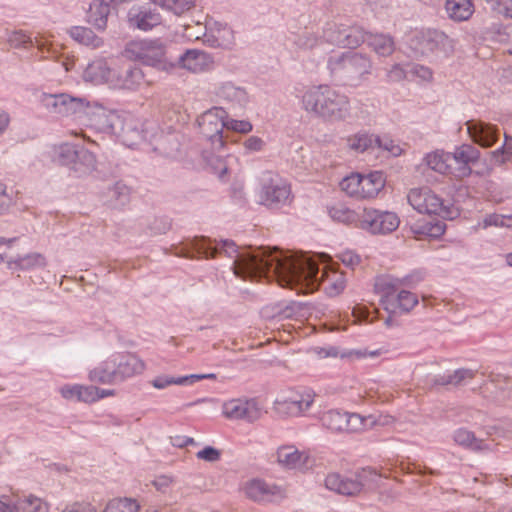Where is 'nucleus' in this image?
Returning a JSON list of instances; mask_svg holds the SVG:
<instances>
[{
  "label": "nucleus",
  "instance_id": "nucleus-23",
  "mask_svg": "<svg viewBox=\"0 0 512 512\" xmlns=\"http://www.w3.org/2000/svg\"><path fill=\"white\" fill-rule=\"evenodd\" d=\"M468 132L471 138L483 147L492 146L497 137L496 129L483 122L468 123Z\"/></svg>",
  "mask_w": 512,
  "mask_h": 512
},
{
  "label": "nucleus",
  "instance_id": "nucleus-21",
  "mask_svg": "<svg viewBox=\"0 0 512 512\" xmlns=\"http://www.w3.org/2000/svg\"><path fill=\"white\" fill-rule=\"evenodd\" d=\"M386 179L380 171L372 172L368 175L361 174V184L359 199H370L378 195L384 188Z\"/></svg>",
  "mask_w": 512,
  "mask_h": 512
},
{
  "label": "nucleus",
  "instance_id": "nucleus-20",
  "mask_svg": "<svg viewBox=\"0 0 512 512\" xmlns=\"http://www.w3.org/2000/svg\"><path fill=\"white\" fill-rule=\"evenodd\" d=\"M115 67L108 66L104 60H96L88 64L83 72V78L87 82L93 84H107L109 86V79L113 77Z\"/></svg>",
  "mask_w": 512,
  "mask_h": 512
},
{
  "label": "nucleus",
  "instance_id": "nucleus-62",
  "mask_svg": "<svg viewBox=\"0 0 512 512\" xmlns=\"http://www.w3.org/2000/svg\"><path fill=\"white\" fill-rule=\"evenodd\" d=\"M277 461L284 468L288 465V449L286 447H280L277 451Z\"/></svg>",
  "mask_w": 512,
  "mask_h": 512
},
{
  "label": "nucleus",
  "instance_id": "nucleus-3",
  "mask_svg": "<svg viewBox=\"0 0 512 512\" xmlns=\"http://www.w3.org/2000/svg\"><path fill=\"white\" fill-rule=\"evenodd\" d=\"M306 111L328 121H343L350 115L349 98L328 85L313 86L303 95Z\"/></svg>",
  "mask_w": 512,
  "mask_h": 512
},
{
  "label": "nucleus",
  "instance_id": "nucleus-29",
  "mask_svg": "<svg viewBox=\"0 0 512 512\" xmlns=\"http://www.w3.org/2000/svg\"><path fill=\"white\" fill-rule=\"evenodd\" d=\"M110 13V7L102 0L90 5L88 12V22L99 30H104L107 26V20Z\"/></svg>",
  "mask_w": 512,
  "mask_h": 512
},
{
  "label": "nucleus",
  "instance_id": "nucleus-19",
  "mask_svg": "<svg viewBox=\"0 0 512 512\" xmlns=\"http://www.w3.org/2000/svg\"><path fill=\"white\" fill-rule=\"evenodd\" d=\"M245 495L254 501H269L273 496L280 493L276 486H269L264 481L252 479L247 481L243 487Z\"/></svg>",
  "mask_w": 512,
  "mask_h": 512
},
{
  "label": "nucleus",
  "instance_id": "nucleus-56",
  "mask_svg": "<svg viewBox=\"0 0 512 512\" xmlns=\"http://www.w3.org/2000/svg\"><path fill=\"white\" fill-rule=\"evenodd\" d=\"M264 146V141L258 136H250L244 142V147L248 151H261Z\"/></svg>",
  "mask_w": 512,
  "mask_h": 512
},
{
  "label": "nucleus",
  "instance_id": "nucleus-25",
  "mask_svg": "<svg viewBox=\"0 0 512 512\" xmlns=\"http://www.w3.org/2000/svg\"><path fill=\"white\" fill-rule=\"evenodd\" d=\"M314 401V394L310 390H293L290 394V416L300 417L305 414Z\"/></svg>",
  "mask_w": 512,
  "mask_h": 512
},
{
  "label": "nucleus",
  "instance_id": "nucleus-33",
  "mask_svg": "<svg viewBox=\"0 0 512 512\" xmlns=\"http://www.w3.org/2000/svg\"><path fill=\"white\" fill-rule=\"evenodd\" d=\"M140 504L132 498H114L110 500L103 512H139Z\"/></svg>",
  "mask_w": 512,
  "mask_h": 512
},
{
  "label": "nucleus",
  "instance_id": "nucleus-63",
  "mask_svg": "<svg viewBox=\"0 0 512 512\" xmlns=\"http://www.w3.org/2000/svg\"><path fill=\"white\" fill-rule=\"evenodd\" d=\"M186 378H188V384H192L196 381H200V380H203V379H216V375L214 373H210V374H191V375H187Z\"/></svg>",
  "mask_w": 512,
  "mask_h": 512
},
{
  "label": "nucleus",
  "instance_id": "nucleus-50",
  "mask_svg": "<svg viewBox=\"0 0 512 512\" xmlns=\"http://www.w3.org/2000/svg\"><path fill=\"white\" fill-rule=\"evenodd\" d=\"M196 457L206 462H216L221 457V452L211 446H206L196 453Z\"/></svg>",
  "mask_w": 512,
  "mask_h": 512
},
{
  "label": "nucleus",
  "instance_id": "nucleus-42",
  "mask_svg": "<svg viewBox=\"0 0 512 512\" xmlns=\"http://www.w3.org/2000/svg\"><path fill=\"white\" fill-rule=\"evenodd\" d=\"M345 27L331 25L327 27L323 32V39L332 45L342 47V41L344 40Z\"/></svg>",
  "mask_w": 512,
  "mask_h": 512
},
{
  "label": "nucleus",
  "instance_id": "nucleus-45",
  "mask_svg": "<svg viewBox=\"0 0 512 512\" xmlns=\"http://www.w3.org/2000/svg\"><path fill=\"white\" fill-rule=\"evenodd\" d=\"M55 153L58 156V160L61 164H68L74 161L76 157L75 147L71 144H62L56 148Z\"/></svg>",
  "mask_w": 512,
  "mask_h": 512
},
{
  "label": "nucleus",
  "instance_id": "nucleus-59",
  "mask_svg": "<svg viewBox=\"0 0 512 512\" xmlns=\"http://www.w3.org/2000/svg\"><path fill=\"white\" fill-rule=\"evenodd\" d=\"M443 231H444L443 225L440 223H436L433 226H424V227H421L419 230H414L415 233L425 234L428 236H437V235L442 234Z\"/></svg>",
  "mask_w": 512,
  "mask_h": 512
},
{
  "label": "nucleus",
  "instance_id": "nucleus-40",
  "mask_svg": "<svg viewBox=\"0 0 512 512\" xmlns=\"http://www.w3.org/2000/svg\"><path fill=\"white\" fill-rule=\"evenodd\" d=\"M330 216L339 222L352 223L356 220V213L342 204L334 205L329 209Z\"/></svg>",
  "mask_w": 512,
  "mask_h": 512
},
{
  "label": "nucleus",
  "instance_id": "nucleus-37",
  "mask_svg": "<svg viewBox=\"0 0 512 512\" xmlns=\"http://www.w3.org/2000/svg\"><path fill=\"white\" fill-rule=\"evenodd\" d=\"M474 377V372L469 369H459L454 371V373L443 376L436 380V384L439 385H459L464 380L472 379Z\"/></svg>",
  "mask_w": 512,
  "mask_h": 512
},
{
  "label": "nucleus",
  "instance_id": "nucleus-2",
  "mask_svg": "<svg viewBox=\"0 0 512 512\" xmlns=\"http://www.w3.org/2000/svg\"><path fill=\"white\" fill-rule=\"evenodd\" d=\"M318 274V265L311 257L290 250V290L295 289L297 294H306L317 290L322 282L325 292L331 297L344 291L346 279L343 273L323 268L320 277Z\"/></svg>",
  "mask_w": 512,
  "mask_h": 512
},
{
  "label": "nucleus",
  "instance_id": "nucleus-41",
  "mask_svg": "<svg viewBox=\"0 0 512 512\" xmlns=\"http://www.w3.org/2000/svg\"><path fill=\"white\" fill-rule=\"evenodd\" d=\"M150 383L154 388L161 390L171 385H186L188 384V378H186V376L172 377L160 375L152 379Z\"/></svg>",
  "mask_w": 512,
  "mask_h": 512
},
{
  "label": "nucleus",
  "instance_id": "nucleus-47",
  "mask_svg": "<svg viewBox=\"0 0 512 512\" xmlns=\"http://www.w3.org/2000/svg\"><path fill=\"white\" fill-rule=\"evenodd\" d=\"M78 401L84 403H94L97 402L98 392L97 387L91 385H81L79 384L78 388Z\"/></svg>",
  "mask_w": 512,
  "mask_h": 512
},
{
  "label": "nucleus",
  "instance_id": "nucleus-32",
  "mask_svg": "<svg viewBox=\"0 0 512 512\" xmlns=\"http://www.w3.org/2000/svg\"><path fill=\"white\" fill-rule=\"evenodd\" d=\"M270 184L263 188V201L267 205L278 202L285 194V185L281 184L277 175L270 176Z\"/></svg>",
  "mask_w": 512,
  "mask_h": 512
},
{
  "label": "nucleus",
  "instance_id": "nucleus-52",
  "mask_svg": "<svg viewBox=\"0 0 512 512\" xmlns=\"http://www.w3.org/2000/svg\"><path fill=\"white\" fill-rule=\"evenodd\" d=\"M9 43L13 47H21L32 43L31 37L23 31H15L9 37Z\"/></svg>",
  "mask_w": 512,
  "mask_h": 512
},
{
  "label": "nucleus",
  "instance_id": "nucleus-6",
  "mask_svg": "<svg viewBox=\"0 0 512 512\" xmlns=\"http://www.w3.org/2000/svg\"><path fill=\"white\" fill-rule=\"evenodd\" d=\"M331 73L343 79L350 86L366 81L373 70L371 59L359 52L344 53L328 62Z\"/></svg>",
  "mask_w": 512,
  "mask_h": 512
},
{
  "label": "nucleus",
  "instance_id": "nucleus-5",
  "mask_svg": "<svg viewBox=\"0 0 512 512\" xmlns=\"http://www.w3.org/2000/svg\"><path fill=\"white\" fill-rule=\"evenodd\" d=\"M122 55L133 62L161 71H172L176 64L167 56V48L159 39H134L129 41Z\"/></svg>",
  "mask_w": 512,
  "mask_h": 512
},
{
  "label": "nucleus",
  "instance_id": "nucleus-11",
  "mask_svg": "<svg viewBox=\"0 0 512 512\" xmlns=\"http://www.w3.org/2000/svg\"><path fill=\"white\" fill-rule=\"evenodd\" d=\"M323 423L328 429L336 432H358L364 427V420L360 415L335 410L324 414Z\"/></svg>",
  "mask_w": 512,
  "mask_h": 512
},
{
  "label": "nucleus",
  "instance_id": "nucleus-60",
  "mask_svg": "<svg viewBox=\"0 0 512 512\" xmlns=\"http://www.w3.org/2000/svg\"><path fill=\"white\" fill-rule=\"evenodd\" d=\"M172 484V479L168 476H159L153 481L154 487L161 492H165Z\"/></svg>",
  "mask_w": 512,
  "mask_h": 512
},
{
  "label": "nucleus",
  "instance_id": "nucleus-57",
  "mask_svg": "<svg viewBox=\"0 0 512 512\" xmlns=\"http://www.w3.org/2000/svg\"><path fill=\"white\" fill-rule=\"evenodd\" d=\"M62 512H96V509L89 503L76 502L66 506Z\"/></svg>",
  "mask_w": 512,
  "mask_h": 512
},
{
  "label": "nucleus",
  "instance_id": "nucleus-17",
  "mask_svg": "<svg viewBox=\"0 0 512 512\" xmlns=\"http://www.w3.org/2000/svg\"><path fill=\"white\" fill-rule=\"evenodd\" d=\"M179 66L192 73H202L213 68L214 59L205 51L191 49L181 55Z\"/></svg>",
  "mask_w": 512,
  "mask_h": 512
},
{
  "label": "nucleus",
  "instance_id": "nucleus-44",
  "mask_svg": "<svg viewBox=\"0 0 512 512\" xmlns=\"http://www.w3.org/2000/svg\"><path fill=\"white\" fill-rule=\"evenodd\" d=\"M195 6V0H170L166 10L176 15H182L191 10Z\"/></svg>",
  "mask_w": 512,
  "mask_h": 512
},
{
  "label": "nucleus",
  "instance_id": "nucleus-58",
  "mask_svg": "<svg viewBox=\"0 0 512 512\" xmlns=\"http://www.w3.org/2000/svg\"><path fill=\"white\" fill-rule=\"evenodd\" d=\"M413 76L418 77L423 81H428L432 78V72L429 68L422 65H414L411 69Z\"/></svg>",
  "mask_w": 512,
  "mask_h": 512
},
{
  "label": "nucleus",
  "instance_id": "nucleus-24",
  "mask_svg": "<svg viewBox=\"0 0 512 512\" xmlns=\"http://www.w3.org/2000/svg\"><path fill=\"white\" fill-rule=\"evenodd\" d=\"M427 166L435 172L453 176L452 154L444 151H434L425 157Z\"/></svg>",
  "mask_w": 512,
  "mask_h": 512
},
{
  "label": "nucleus",
  "instance_id": "nucleus-12",
  "mask_svg": "<svg viewBox=\"0 0 512 512\" xmlns=\"http://www.w3.org/2000/svg\"><path fill=\"white\" fill-rule=\"evenodd\" d=\"M362 222L373 233H390L399 226V218L393 212H381L374 209H365Z\"/></svg>",
  "mask_w": 512,
  "mask_h": 512
},
{
  "label": "nucleus",
  "instance_id": "nucleus-30",
  "mask_svg": "<svg viewBox=\"0 0 512 512\" xmlns=\"http://www.w3.org/2000/svg\"><path fill=\"white\" fill-rule=\"evenodd\" d=\"M70 36L78 43L96 49L103 45L102 38L98 37L87 27L76 26L69 30Z\"/></svg>",
  "mask_w": 512,
  "mask_h": 512
},
{
  "label": "nucleus",
  "instance_id": "nucleus-7",
  "mask_svg": "<svg viewBox=\"0 0 512 512\" xmlns=\"http://www.w3.org/2000/svg\"><path fill=\"white\" fill-rule=\"evenodd\" d=\"M227 112L221 107H213L205 111L198 119V124L204 136L208 137L215 149L225 146L223 129L225 128Z\"/></svg>",
  "mask_w": 512,
  "mask_h": 512
},
{
  "label": "nucleus",
  "instance_id": "nucleus-49",
  "mask_svg": "<svg viewBox=\"0 0 512 512\" xmlns=\"http://www.w3.org/2000/svg\"><path fill=\"white\" fill-rule=\"evenodd\" d=\"M17 265L22 269H28L35 266H44L45 258L41 254L27 255L23 258H20L17 262Z\"/></svg>",
  "mask_w": 512,
  "mask_h": 512
},
{
  "label": "nucleus",
  "instance_id": "nucleus-27",
  "mask_svg": "<svg viewBox=\"0 0 512 512\" xmlns=\"http://www.w3.org/2000/svg\"><path fill=\"white\" fill-rule=\"evenodd\" d=\"M204 41L213 47H229L234 42V33L227 26H218L205 34Z\"/></svg>",
  "mask_w": 512,
  "mask_h": 512
},
{
  "label": "nucleus",
  "instance_id": "nucleus-54",
  "mask_svg": "<svg viewBox=\"0 0 512 512\" xmlns=\"http://www.w3.org/2000/svg\"><path fill=\"white\" fill-rule=\"evenodd\" d=\"M406 77L405 70L399 65L395 64L387 72V80L392 83L400 82Z\"/></svg>",
  "mask_w": 512,
  "mask_h": 512
},
{
  "label": "nucleus",
  "instance_id": "nucleus-64",
  "mask_svg": "<svg viewBox=\"0 0 512 512\" xmlns=\"http://www.w3.org/2000/svg\"><path fill=\"white\" fill-rule=\"evenodd\" d=\"M9 123V115L5 111L0 110V135H2L6 131V129L9 126Z\"/></svg>",
  "mask_w": 512,
  "mask_h": 512
},
{
  "label": "nucleus",
  "instance_id": "nucleus-53",
  "mask_svg": "<svg viewBox=\"0 0 512 512\" xmlns=\"http://www.w3.org/2000/svg\"><path fill=\"white\" fill-rule=\"evenodd\" d=\"M79 384H66L59 388V393L66 400L78 401Z\"/></svg>",
  "mask_w": 512,
  "mask_h": 512
},
{
  "label": "nucleus",
  "instance_id": "nucleus-14",
  "mask_svg": "<svg viewBox=\"0 0 512 512\" xmlns=\"http://www.w3.org/2000/svg\"><path fill=\"white\" fill-rule=\"evenodd\" d=\"M144 83V72L137 67H131L120 72L116 67L113 77L109 79V87L117 90L136 91Z\"/></svg>",
  "mask_w": 512,
  "mask_h": 512
},
{
  "label": "nucleus",
  "instance_id": "nucleus-61",
  "mask_svg": "<svg viewBox=\"0 0 512 512\" xmlns=\"http://www.w3.org/2000/svg\"><path fill=\"white\" fill-rule=\"evenodd\" d=\"M503 155L502 161L509 160L512 157V138L505 137V142L501 148Z\"/></svg>",
  "mask_w": 512,
  "mask_h": 512
},
{
  "label": "nucleus",
  "instance_id": "nucleus-46",
  "mask_svg": "<svg viewBox=\"0 0 512 512\" xmlns=\"http://www.w3.org/2000/svg\"><path fill=\"white\" fill-rule=\"evenodd\" d=\"M485 226L512 227V215L491 214L484 219Z\"/></svg>",
  "mask_w": 512,
  "mask_h": 512
},
{
  "label": "nucleus",
  "instance_id": "nucleus-31",
  "mask_svg": "<svg viewBox=\"0 0 512 512\" xmlns=\"http://www.w3.org/2000/svg\"><path fill=\"white\" fill-rule=\"evenodd\" d=\"M291 449L290 446V471L305 473L314 467L315 460L307 451H299L298 449L291 451Z\"/></svg>",
  "mask_w": 512,
  "mask_h": 512
},
{
  "label": "nucleus",
  "instance_id": "nucleus-18",
  "mask_svg": "<svg viewBox=\"0 0 512 512\" xmlns=\"http://www.w3.org/2000/svg\"><path fill=\"white\" fill-rule=\"evenodd\" d=\"M401 284V280H393L384 277L376 280L374 289L375 292L380 295L381 302L384 304L386 310L396 312L395 298Z\"/></svg>",
  "mask_w": 512,
  "mask_h": 512
},
{
  "label": "nucleus",
  "instance_id": "nucleus-35",
  "mask_svg": "<svg viewBox=\"0 0 512 512\" xmlns=\"http://www.w3.org/2000/svg\"><path fill=\"white\" fill-rule=\"evenodd\" d=\"M454 440L457 444L471 448L473 450L483 449V441L475 437L474 433L466 429H458L454 434Z\"/></svg>",
  "mask_w": 512,
  "mask_h": 512
},
{
  "label": "nucleus",
  "instance_id": "nucleus-38",
  "mask_svg": "<svg viewBox=\"0 0 512 512\" xmlns=\"http://www.w3.org/2000/svg\"><path fill=\"white\" fill-rule=\"evenodd\" d=\"M361 174L352 173L340 182L341 190L347 195L359 199Z\"/></svg>",
  "mask_w": 512,
  "mask_h": 512
},
{
  "label": "nucleus",
  "instance_id": "nucleus-51",
  "mask_svg": "<svg viewBox=\"0 0 512 512\" xmlns=\"http://www.w3.org/2000/svg\"><path fill=\"white\" fill-rule=\"evenodd\" d=\"M339 260L351 269L360 264V257L352 251H344L338 255Z\"/></svg>",
  "mask_w": 512,
  "mask_h": 512
},
{
  "label": "nucleus",
  "instance_id": "nucleus-34",
  "mask_svg": "<svg viewBox=\"0 0 512 512\" xmlns=\"http://www.w3.org/2000/svg\"><path fill=\"white\" fill-rule=\"evenodd\" d=\"M344 40L342 41L343 48H356L362 43L367 42V34L360 27H345Z\"/></svg>",
  "mask_w": 512,
  "mask_h": 512
},
{
  "label": "nucleus",
  "instance_id": "nucleus-28",
  "mask_svg": "<svg viewBox=\"0 0 512 512\" xmlns=\"http://www.w3.org/2000/svg\"><path fill=\"white\" fill-rule=\"evenodd\" d=\"M367 44L380 56H389L395 50V43L392 37L384 34H369L367 36Z\"/></svg>",
  "mask_w": 512,
  "mask_h": 512
},
{
  "label": "nucleus",
  "instance_id": "nucleus-36",
  "mask_svg": "<svg viewBox=\"0 0 512 512\" xmlns=\"http://www.w3.org/2000/svg\"><path fill=\"white\" fill-rule=\"evenodd\" d=\"M22 512H49V505L43 499L28 495L20 503Z\"/></svg>",
  "mask_w": 512,
  "mask_h": 512
},
{
  "label": "nucleus",
  "instance_id": "nucleus-4",
  "mask_svg": "<svg viewBox=\"0 0 512 512\" xmlns=\"http://www.w3.org/2000/svg\"><path fill=\"white\" fill-rule=\"evenodd\" d=\"M143 360L132 353H114L89 372L92 382L115 384L144 372Z\"/></svg>",
  "mask_w": 512,
  "mask_h": 512
},
{
  "label": "nucleus",
  "instance_id": "nucleus-22",
  "mask_svg": "<svg viewBox=\"0 0 512 512\" xmlns=\"http://www.w3.org/2000/svg\"><path fill=\"white\" fill-rule=\"evenodd\" d=\"M131 26L147 31L161 22V15L151 10L131 9L128 15Z\"/></svg>",
  "mask_w": 512,
  "mask_h": 512
},
{
  "label": "nucleus",
  "instance_id": "nucleus-26",
  "mask_svg": "<svg viewBox=\"0 0 512 512\" xmlns=\"http://www.w3.org/2000/svg\"><path fill=\"white\" fill-rule=\"evenodd\" d=\"M445 8L449 17L455 21L468 20L474 12L471 0H446Z\"/></svg>",
  "mask_w": 512,
  "mask_h": 512
},
{
  "label": "nucleus",
  "instance_id": "nucleus-48",
  "mask_svg": "<svg viewBox=\"0 0 512 512\" xmlns=\"http://www.w3.org/2000/svg\"><path fill=\"white\" fill-rule=\"evenodd\" d=\"M499 14L512 18V0H486Z\"/></svg>",
  "mask_w": 512,
  "mask_h": 512
},
{
  "label": "nucleus",
  "instance_id": "nucleus-8",
  "mask_svg": "<svg viewBox=\"0 0 512 512\" xmlns=\"http://www.w3.org/2000/svg\"><path fill=\"white\" fill-rule=\"evenodd\" d=\"M407 200L413 209L419 213L442 216H446L448 214V210L444 205L443 199L429 187L411 189L408 192Z\"/></svg>",
  "mask_w": 512,
  "mask_h": 512
},
{
  "label": "nucleus",
  "instance_id": "nucleus-55",
  "mask_svg": "<svg viewBox=\"0 0 512 512\" xmlns=\"http://www.w3.org/2000/svg\"><path fill=\"white\" fill-rule=\"evenodd\" d=\"M20 507L17 503L8 495L0 497V512H19Z\"/></svg>",
  "mask_w": 512,
  "mask_h": 512
},
{
  "label": "nucleus",
  "instance_id": "nucleus-9",
  "mask_svg": "<svg viewBox=\"0 0 512 512\" xmlns=\"http://www.w3.org/2000/svg\"><path fill=\"white\" fill-rule=\"evenodd\" d=\"M376 476L370 469H363L356 474L355 479L344 478L338 473H330L325 478L327 489L345 496H357L363 491L369 478Z\"/></svg>",
  "mask_w": 512,
  "mask_h": 512
},
{
  "label": "nucleus",
  "instance_id": "nucleus-10",
  "mask_svg": "<svg viewBox=\"0 0 512 512\" xmlns=\"http://www.w3.org/2000/svg\"><path fill=\"white\" fill-rule=\"evenodd\" d=\"M222 415L229 420L255 421L261 416V409L253 399H230L222 405Z\"/></svg>",
  "mask_w": 512,
  "mask_h": 512
},
{
  "label": "nucleus",
  "instance_id": "nucleus-1",
  "mask_svg": "<svg viewBox=\"0 0 512 512\" xmlns=\"http://www.w3.org/2000/svg\"><path fill=\"white\" fill-rule=\"evenodd\" d=\"M195 246L198 252L206 258H214L222 252L229 257L236 256L233 262L236 276L243 279L265 277L269 281H276L283 288L288 286L286 257L277 249L270 251L260 247L252 252L238 255L236 245L232 241H223L220 246H213L210 240L201 239Z\"/></svg>",
  "mask_w": 512,
  "mask_h": 512
},
{
  "label": "nucleus",
  "instance_id": "nucleus-43",
  "mask_svg": "<svg viewBox=\"0 0 512 512\" xmlns=\"http://www.w3.org/2000/svg\"><path fill=\"white\" fill-rule=\"evenodd\" d=\"M225 128L240 134H248L253 130V125L247 120H236L226 118Z\"/></svg>",
  "mask_w": 512,
  "mask_h": 512
},
{
  "label": "nucleus",
  "instance_id": "nucleus-15",
  "mask_svg": "<svg viewBox=\"0 0 512 512\" xmlns=\"http://www.w3.org/2000/svg\"><path fill=\"white\" fill-rule=\"evenodd\" d=\"M41 102L49 111L62 115L73 113L77 107L84 104L83 99L67 94H43Z\"/></svg>",
  "mask_w": 512,
  "mask_h": 512
},
{
  "label": "nucleus",
  "instance_id": "nucleus-13",
  "mask_svg": "<svg viewBox=\"0 0 512 512\" xmlns=\"http://www.w3.org/2000/svg\"><path fill=\"white\" fill-rule=\"evenodd\" d=\"M452 154L453 176L458 179L468 177L472 173L470 164L475 163L479 159V151L472 145L463 144L455 149Z\"/></svg>",
  "mask_w": 512,
  "mask_h": 512
},
{
  "label": "nucleus",
  "instance_id": "nucleus-16",
  "mask_svg": "<svg viewBox=\"0 0 512 512\" xmlns=\"http://www.w3.org/2000/svg\"><path fill=\"white\" fill-rule=\"evenodd\" d=\"M347 145L349 149L355 152H365L374 147L383 148L393 155H398L400 153V148L397 145H394L392 141L382 143V140L378 136L368 135V134H356L347 139Z\"/></svg>",
  "mask_w": 512,
  "mask_h": 512
},
{
  "label": "nucleus",
  "instance_id": "nucleus-39",
  "mask_svg": "<svg viewBox=\"0 0 512 512\" xmlns=\"http://www.w3.org/2000/svg\"><path fill=\"white\" fill-rule=\"evenodd\" d=\"M396 310L409 312L418 303L417 296L410 291L401 290L395 298Z\"/></svg>",
  "mask_w": 512,
  "mask_h": 512
}]
</instances>
